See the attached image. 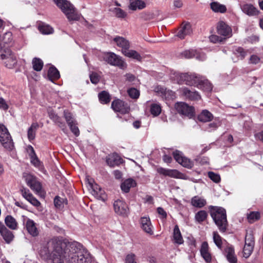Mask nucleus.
Masks as SVG:
<instances>
[{"mask_svg": "<svg viewBox=\"0 0 263 263\" xmlns=\"http://www.w3.org/2000/svg\"><path fill=\"white\" fill-rule=\"evenodd\" d=\"M64 245L61 238L54 237L41 243L38 253L47 263H64L66 258Z\"/></svg>", "mask_w": 263, "mask_h": 263, "instance_id": "nucleus-1", "label": "nucleus"}, {"mask_svg": "<svg viewBox=\"0 0 263 263\" xmlns=\"http://www.w3.org/2000/svg\"><path fill=\"white\" fill-rule=\"evenodd\" d=\"M173 75L172 78L178 84L185 83L186 85L196 86L206 92H210L213 89V86L208 80L197 73L175 72Z\"/></svg>", "mask_w": 263, "mask_h": 263, "instance_id": "nucleus-2", "label": "nucleus"}, {"mask_svg": "<svg viewBox=\"0 0 263 263\" xmlns=\"http://www.w3.org/2000/svg\"><path fill=\"white\" fill-rule=\"evenodd\" d=\"M80 243L73 242L66 246V254L68 256V263H91L92 257L89 252L81 248Z\"/></svg>", "mask_w": 263, "mask_h": 263, "instance_id": "nucleus-3", "label": "nucleus"}, {"mask_svg": "<svg viewBox=\"0 0 263 263\" xmlns=\"http://www.w3.org/2000/svg\"><path fill=\"white\" fill-rule=\"evenodd\" d=\"M210 214L219 230L225 232L228 226L226 210L221 207L211 206Z\"/></svg>", "mask_w": 263, "mask_h": 263, "instance_id": "nucleus-4", "label": "nucleus"}, {"mask_svg": "<svg viewBox=\"0 0 263 263\" xmlns=\"http://www.w3.org/2000/svg\"><path fill=\"white\" fill-rule=\"evenodd\" d=\"M210 214L219 230L225 232L228 226L226 210L221 207L211 206Z\"/></svg>", "mask_w": 263, "mask_h": 263, "instance_id": "nucleus-5", "label": "nucleus"}, {"mask_svg": "<svg viewBox=\"0 0 263 263\" xmlns=\"http://www.w3.org/2000/svg\"><path fill=\"white\" fill-rule=\"evenodd\" d=\"M57 6L61 9L69 21H76L80 19V14L74 6L67 0H53Z\"/></svg>", "mask_w": 263, "mask_h": 263, "instance_id": "nucleus-6", "label": "nucleus"}, {"mask_svg": "<svg viewBox=\"0 0 263 263\" xmlns=\"http://www.w3.org/2000/svg\"><path fill=\"white\" fill-rule=\"evenodd\" d=\"M0 142L7 151H10L14 148V143L8 129L2 123H0Z\"/></svg>", "mask_w": 263, "mask_h": 263, "instance_id": "nucleus-7", "label": "nucleus"}, {"mask_svg": "<svg viewBox=\"0 0 263 263\" xmlns=\"http://www.w3.org/2000/svg\"><path fill=\"white\" fill-rule=\"evenodd\" d=\"M103 59L105 61L110 65L119 67L124 69L126 68V63L122 60V58L113 52L105 53Z\"/></svg>", "mask_w": 263, "mask_h": 263, "instance_id": "nucleus-8", "label": "nucleus"}, {"mask_svg": "<svg viewBox=\"0 0 263 263\" xmlns=\"http://www.w3.org/2000/svg\"><path fill=\"white\" fill-rule=\"evenodd\" d=\"M0 57L5 66L9 68H12L17 63L16 57L9 49H2Z\"/></svg>", "mask_w": 263, "mask_h": 263, "instance_id": "nucleus-9", "label": "nucleus"}, {"mask_svg": "<svg viewBox=\"0 0 263 263\" xmlns=\"http://www.w3.org/2000/svg\"><path fill=\"white\" fill-rule=\"evenodd\" d=\"M175 107L178 113L189 118H191L194 116V108L189 106L185 103L177 102L175 104Z\"/></svg>", "mask_w": 263, "mask_h": 263, "instance_id": "nucleus-10", "label": "nucleus"}, {"mask_svg": "<svg viewBox=\"0 0 263 263\" xmlns=\"http://www.w3.org/2000/svg\"><path fill=\"white\" fill-rule=\"evenodd\" d=\"M157 172L165 176H168L175 178H179L182 179H186V177L185 175L179 172L177 170L167 169L163 167H158L157 169Z\"/></svg>", "mask_w": 263, "mask_h": 263, "instance_id": "nucleus-11", "label": "nucleus"}, {"mask_svg": "<svg viewBox=\"0 0 263 263\" xmlns=\"http://www.w3.org/2000/svg\"><path fill=\"white\" fill-rule=\"evenodd\" d=\"M111 108L114 110L124 114L129 112L130 107L127 103L120 100L117 99L112 101Z\"/></svg>", "mask_w": 263, "mask_h": 263, "instance_id": "nucleus-12", "label": "nucleus"}, {"mask_svg": "<svg viewBox=\"0 0 263 263\" xmlns=\"http://www.w3.org/2000/svg\"><path fill=\"white\" fill-rule=\"evenodd\" d=\"M155 92L157 95L165 100H173L176 98L175 93L171 90H167L161 86H156L154 88Z\"/></svg>", "mask_w": 263, "mask_h": 263, "instance_id": "nucleus-13", "label": "nucleus"}, {"mask_svg": "<svg viewBox=\"0 0 263 263\" xmlns=\"http://www.w3.org/2000/svg\"><path fill=\"white\" fill-rule=\"evenodd\" d=\"M181 56L186 59L195 58L199 61H204L206 59L204 53L194 49L184 50L181 53Z\"/></svg>", "mask_w": 263, "mask_h": 263, "instance_id": "nucleus-14", "label": "nucleus"}, {"mask_svg": "<svg viewBox=\"0 0 263 263\" xmlns=\"http://www.w3.org/2000/svg\"><path fill=\"white\" fill-rule=\"evenodd\" d=\"M173 156L176 161L183 166L187 168H191L193 166L192 162L189 159L183 156L182 153L180 151L174 152Z\"/></svg>", "mask_w": 263, "mask_h": 263, "instance_id": "nucleus-15", "label": "nucleus"}, {"mask_svg": "<svg viewBox=\"0 0 263 263\" xmlns=\"http://www.w3.org/2000/svg\"><path fill=\"white\" fill-rule=\"evenodd\" d=\"M217 31L218 34L227 38L232 36V29L225 22L220 21L217 26Z\"/></svg>", "mask_w": 263, "mask_h": 263, "instance_id": "nucleus-16", "label": "nucleus"}, {"mask_svg": "<svg viewBox=\"0 0 263 263\" xmlns=\"http://www.w3.org/2000/svg\"><path fill=\"white\" fill-rule=\"evenodd\" d=\"M200 253L201 256L206 263H210L212 261V254L210 252L208 243L206 241H204L201 243Z\"/></svg>", "mask_w": 263, "mask_h": 263, "instance_id": "nucleus-17", "label": "nucleus"}, {"mask_svg": "<svg viewBox=\"0 0 263 263\" xmlns=\"http://www.w3.org/2000/svg\"><path fill=\"white\" fill-rule=\"evenodd\" d=\"M180 91L182 95L189 100L197 101L201 99L200 95L196 90H192L187 87H184L181 88Z\"/></svg>", "mask_w": 263, "mask_h": 263, "instance_id": "nucleus-18", "label": "nucleus"}, {"mask_svg": "<svg viewBox=\"0 0 263 263\" xmlns=\"http://www.w3.org/2000/svg\"><path fill=\"white\" fill-rule=\"evenodd\" d=\"M116 45L121 48V52L124 54L130 48L129 42L123 37L116 36L113 39Z\"/></svg>", "mask_w": 263, "mask_h": 263, "instance_id": "nucleus-19", "label": "nucleus"}, {"mask_svg": "<svg viewBox=\"0 0 263 263\" xmlns=\"http://www.w3.org/2000/svg\"><path fill=\"white\" fill-rule=\"evenodd\" d=\"M21 191L23 197L31 204L36 207H38L40 205V202L33 196L28 189L23 188L21 190Z\"/></svg>", "mask_w": 263, "mask_h": 263, "instance_id": "nucleus-20", "label": "nucleus"}, {"mask_svg": "<svg viewBox=\"0 0 263 263\" xmlns=\"http://www.w3.org/2000/svg\"><path fill=\"white\" fill-rule=\"evenodd\" d=\"M0 234L7 243H10L14 238L13 233L9 230L1 222H0Z\"/></svg>", "mask_w": 263, "mask_h": 263, "instance_id": "nucleus-21", "label": "nucleus"}, {"mask_svg": "<svg viewBox=\"0 0 263 263\" xmlns=\"http://www.w3.org/2000/svg\"><path fill=\"white\" fill-rule=\"evenodd\" d=\"M192 32L191 25L189 23H183L177 33V36L181 39H183L186 35H190Z\"/></svg>", "mask_w": 263, "mask_h": 263, "instance_id": "nucleus-22", "label": "nucleus"}, {"mask_svg": "<svg viewBox=\"0 0 263 263\" xmlns=\"http://www.w3.org/2000/svg\"><path fill=\"white\" fill-rule=\"evenodd\" d=\"M140 223L141 229L146 233L153 234V226L149 217H142L140 218Z\"/></svg>", "mask_w": 263, "mask_h": 263, "instance_id": "nucleus-23", "label": "nucleus"}, {"mask_svg": "<svg viewBox=\"0 0 263 263\" xmlns=\"http://www.w3.org/2000/svg\"><path fill=\"white\" fill-rule=\"evenodd\" d=\"M115 212L119 215H125L127 213V206L126 203L121 199L115 201L114 203Z\"/></svg>", "mask_w": 263, "mask_h": 263, "instance_id": "nucleus-24", "label": "nucleus"}, {"mask_svg": "<svg viewBox=\"0 0 263 263\" xmlns=\"http://www.w3.org/2000/svg\"><path fill=\"white\" fill-rule=\"evenodd\" d=\"M13 40L12 33L7 32L2 36L0 35V46L2 47H9L12 45Z\"/></svg>", "mask_w": 263, "mask_h": 263, "instance_id": "nucleus-25", "label": "nucleus"}, {"mask_svg": "<svg viewBox=\"0 0 263 263\" xmlns=\"http://www.w3.org/2000/svg\"><path fill=\"white\" fill-rule=\"evenodd\" d=\"M123 159L117 154L109 155L106 158V163L111 166H118L122 163Z\"/></svg>", "mask_w": 263, "mask_h": 263, "instance_id": "nucleus-26", "label": "nucleus"}, {"mask_svg": "<svg viewBox=\"0 0 263 263\" xmlns=\"http://www.w3.org/2000/svg\"><path fill=\"white\" fill-rule=\"evenodd\" d=\"M48 116L51 120H52L55 124H56L62 130L65 132L66 129L65 124L62 121L61 119L52 110L48 111Z\"/></svg>", "mask_w": 263, "mask_h": 263, "instance_id": "nucleus-27", "label": "nucleus"}, {"mask_svg": "<svg viewBox=\"0 0 263 263\" xmlns=\"http://www.w3.org/2000/svg\"><path fill=\"white\" fill-rule=\"evenodd\" d=\"M241 9L243 13L249 16H255L258 14L259 11L251 4H245L241 6Z\"/></svg>", "mask_w": 263, "mask_h": 263, "instance_id": "nucleus-28", "label": "nucleus"}, {"mask_svg": "<svg viewBox=\"0 0 263 263\" xmlns=\"http://www.w3.org/2000/svg\"><path fill=\"white\" fill-rule=\"evenodd\" d=\"M92 195L97 199L102 201H105L106 199V195L104 190H103L97 184H95L93 190L91 191Z\"/></svg>", "mask_w": 263, "mask_h": 263, "instance_id": "nucleus-29", "label": "nucleus"}, {"mask_svg": "<svg viewBox=\"0 0 263 263\" xmlns=\"http://www.w3.org/2000/svg\"><path fill=\"white\" fill-rule=\"evenodd\" d=\"M146 7L145 3L142 0H129L128 8L129 9L136 11L140 10Z\"/></svg>", "mask_w": 263, "mask_h": 263, "instance_id": "nucleus-30", "label": "nucleus"}, {"mask_svg": "<svg viewBox=\"0 0 263 263\" xmlns=\"http://www.w3.org/2000/svg\"><path fill=\"white\" fill-rule=\"evenodd\" d=\"M137 183L135 180L132 178H128L125 180L121 184V189L122 192L124 193H128L130 188L135 187Z\"/></svg>", "mask_w": 263, "mask_h": 263, "instance_id": "nucleus-31", "label": "nucleus"}, {"mask_svg": "<svg viewBox=\"0 0 263 263\" xmlns=\"http://www.w3.org/2000/svg\"><path fill=\"white\" fill-rule=\"evenodd\" d=\"M26 229L28 233L32 236H36L39 234L35 223L31 219H28L26 223Z\"/></svg>", "mask_w": 263, "mask_h": 263, "instance_id": "nucleus-32", "label": "nucleus"}, {"mask_svg": "<svg viewBox=\"0 0 263 263\" xmlns=\"http://www.w3.org/2000/svg\"><path fill=\"white\" fill-rule=\"evenodd\" d=\"M225 254L227 260L230 263H237V257L235 254L234 249L233 247H227L225 249Z\"/></svg>", "mask_w": 263, "mask_h": 263, "instance_id": "nucleus-33", "label": "nucleus"}, {"mask_svg": "<svg viewBox=\"0 0 263 263\" xmlns=\"http://www.w3.org/2000/svg\"><path fill=\"white\" fill-rule=\"evenodd\" d=\"M211 9L216 13H224L227 10V7L224 5L221 4L218 2H214L210 4Z\"/></svg>", "mask_w": 263, "mask_h": 263, "instance_id": "nucleus-34", "label": "nucleus"}, {"mask_svg": "<svg viewBox=\"0 0 263 263\" xmlns=\"http://www.w3.org/2000/svg\"><path fill=\"white\" fill-rule=\"evenodd\" d=\"M213 118V115L208 110H203L198 115V119L203 122H206L211 121Z\"/></svg>", "mask_w": 263, "mask_h": 263, "instance_id": "nucleus-35", "label": "nucleus"}, {"mask_svg": "<svg viewBox=\"0 0 263 263\" xmlns=\"http://www.w3.org/2000/svg\"><path fill=\"white\" fill-rule=\"evenodd\" d=\"M191 204L193 206L201 208L206 204V200L202 197L195 196L191 199Z\"/></svg>", "mask_w": 263, "mask_h": 263, "instance_id": "nucleus-36", "label": "nucleus"}, {"mask_svg": "<svg viewBox=\"0 0 263 263\" xmlns=\"http://www.w3.org/2000/svg\"><path fill=\"white\" fill-rule=\"evenodd\" d=\"M39 127L37 123H33L30 127L28 128L27 132V136L29 140L31 141L34 139L35 137V133L37 129Z\"/></svg>", "mask_w": 263, "mask_h": 263, "instance_id": "nucleus-37", "label": "nucleus"}, {"mask_svg": "<svg viewBox=\"0 0 263 263\" xmlns=\"http://www.w3.org/2000/svg\"><path fill=\"white\" fill-rule=\"evenodd\" d=\"M173 238L175 243L179 245L183 243V239L177 225H176L174 229Z\"/></svg>", "mask_w": 263, "mask_h": 263, "instance_id": "nucleus-38", "label": "nucleus"}, {"mask_svg": "<svg viewBox=\"0 0 263 263\" xmlns=\"http://www.w3.org/2000/svg\"><path fill=\"white\" fill-rule=\"evenodd\" d=\"M48 77L51 81L59 79L60 75L58 70L54 67L49 68L48 71Z\"/></svg>", "mask_w": 263, "mask_h": 263, "instance_id": "nucleus-39", "label": "nucleus"}, {"mask_svg": "<svg viewBox=\"0 0 263 263\" xmlns=\"http://www.w3.org/2000/svg\"><path fill=\"white\" fill-rule=\"evenodd\" d=\"M6 226L12 230H16L17 227V223L15 219L11 216L8 215L5 219Z\"/></svg>", "mask_w": 263, "mask_h": 263, "instance_id": "nucleus-40", "label": "nucleus"}, {"mask_svg": "<svg viewBox=\"0 0 263 263\" xmlns=\"http://www.w3.org/2000/svg\"><path fill=\"white\" fill-rule=\"evenodd\" d=\"M233 53L240 60H243L247 54V51L240 47H235L233 49Z\"/></svg>", "mask_w": 263, "mask_h": 263, "instance_id": "nucleus-41", "label": "nucleus"}, {"mask_svg": "<svg viewBox=\"0 0 263 263\" xmlns=\"http://www.w3.org/2000/svg\"><path fill=\"white\" fill-rule=\"evenodd\" d=\"M125 56L133 58L138 61H140L142 59V57L140 54L135 50H130L128 49L124 54Z\"/></svg>", "mask_w": 263, "mask_h": 263, "instance_id": "nucleus-42", "label": "nucleus"}, {"mask_svg": "<svg viewBox=\"0 0 263 263\" xmlns=\"http://www.w3.org/2000/svg\"><path fill=\"white\" fill-rule=\"evenodd\" d=\"M39 30L40 32L44 34H51L53 32V29L51 26L43 23L39 26Z\"/></svg>", "mask_w": 263, "mask_h": 263, "instance_id": "nucleus-43", "label": "nucleus"}, {"mask_svg": "<svg viewBox=\"0 0 263 263\" xmlns=\"http://www.w3.org/2000/svg\"><path fill=\"white\" fill-rule=\"evenodd\" d=\"M32 67L34 70L40 71L43 67V62L39 58H34L32 62Z\"/></svg>", "mask_w": 263, "mask_h": 263, "instance_id": "nucleus-44", "label": "nucleus"}, {"mask_svg": "<svg viewBox=\"0 0 263 263\" xmlns=\"http://www.w3.org/2000/svg\"><path fill=\"white\" fill-rule=\"evenodd\" d=\"M23 177L25 178L27 185L29 187L31 186L34 182L37 180L35 176L30 174L25 173L23 175Z\"/></svg>", "mask_w": 263, "mask_h": 263, "instance_id": "nucleus-45", "label": "nucleus"}, {"mask_svg": "<svg viewBox=\"0 0 263 263\" xmlns=\"http://www.w3.org/2000/svg\"><path fill=\"white\" fill-rule=\"evenodd\" d=\"M150 111L154 116H158L161 111L160 105L157 103L152 104L150 107Z\"/></svg>", "mask_w": 263, "mask_h": 263, "instance_id": "nucleus-46", "label": "nucleus"}, {"mask_svg": "<svg viewBox=\"0 0 263 263\" xmlns=\"http://www.w3.org/2000/svg\"><path fill=\"white\" fill-rule=\"evenodd\" d=\"M99 98L100 102L103 104H107L109 103L110 100L109 93L105 91H103L99 93Z\"/></svg>", "mask_w": 263, "mask_h": 263, "instance_id": "nucleus-47", "label": "nucleus"}, {"mask_svg": "<svg viewBox=\"0 0 263 263\" xmlns=\"http://www.w3.org/2000/svg\"><path fill=\"white\" fill-rule=\"evenodd\" d=\"M207 216L206 212L201 210L196 214L195 219L198 222H201L206 219Z\"/></svg>", "mask_w": 263, "mask_h": 263, "instance_id": "nucleus-48", "label": "nucleus"}, {"mask_svg": "<svg viewBox=\"0 0 263 263\" xmlns=\"http://www.w3.org/2000/svg\"><path fill=\"white\" fill-rule=\"evenodd\" d=\"M260 217V213L258 212H251L247 216L248 219L250 223L258 220Z\"/></svg>", "mask_w": 263, "mask_h": 263, "instance_id": "nucleus-49", "label": "nucleus"}, {"mask_svg": "<svg viewBox=\"0 0 263 263\" xmlns=\"http://www.w3.org/2000/svg\"><path fill=\"white\" fill-rule=\"evenodd\" d=\"M30 188L34 191L36 194L40 195L41 194L42 191V187L41 183L37 180L32 184Z\"/></svg>", "mask_w": 263, "mask_h": 263, "instance_id": "nucleus-50", "label": "nucleus"}, {"mask_svg": "<svg viewBox=\"0 0 263 263\" xmlns=\"http://www.w3.org/2000/svg\"><path fill=\"white\" fill-rule=\"evenodd\" d=\"M64 116L68 125L76 122L73 116L69 111L65 110L64 112Z\"/></svg>", "mask_w": 263, "mask_h": 263, "instance_id": "nucleus-51", "label": "nucleus"}, {"mask_svg": "<svg viewBox=\"0 0 263 263\" xmlns=\"http://www.w3.org/2000/svg\"><path fill=\"white\" fill-rule=\"evenodd\" d=\"M254 246L251 245H245L243 250V256L244 257L248 258L252 253Z\"/></svg>", "mask_w": 263, "mask_h": 263, "instance_id": "nucleus-52", "label": "nucleus"}, {"mask_svg": "<svg viewBox=\"0 0 263 263\" xmlns=\"http://www.w3.org/2000/svg\"><path fill=\"white\" fill-rule=\"evenodd\" d=\"M213 240L217 247L219 249H221L222 245V238L217 232H214L213 233Z\"/></svg>", "mask_w": 263, "mask_h": 263, "instance_id": "nucleus-53", "label": "nucleus"}, {"mask_svg": "<svg viewBox=\"0 0 263 263\" xmlns=\"http://www.w3.org/2000/svg\"><path fill=\"white\" fill-rule=\"evenodd\" d=\"M54 204L57 208L61 209L64 207L65 200L59 196H56L54 199Z\"/></svg>", "mask_w": 263, "mask_h": 263, "instance_id": "nucleus-54", "label": "nucleus"}, {"mask_svg": "<svg viewBox=\"0 0 263 263\" xmlns=\"http://www.w3.org/2000/svg\"><path fill=\"white\" fill-rule=\"evenodd\" d=\"M128 95L130 98L133 99H137L139 98L140 95V92L139 90L135 88H132L128 90L127 91Z\"/></svg>", "mask_w": 263, "mask_h": 263, "instance_id": "nucleus-55", "label": "nucleus"}, {"mask_svg": "<svg viewBox=\"0 0 263 263\" xmlns=\"http://www.w3.org/2000/svg\"><path fill=\"white\" fill-rule=\"evenodd\" d=\"M114 12L116 17L118 18H123L126 16V12L119 8H115Z\"/></svg>", "mask_w": 263, "mask_h": 263, "instance_id": "nucleus-56", "label": "nucleus"}, {"mask_svg": "<svg viewBox=\"0 0 263 263\" xmlns=\"http://www.w3.org/2000/svg\"><path fill=\"white\" fill-rule=\"evenodd\" d=\"M209 177L216 183H218L220 181V177L219 175L216 174L213 172L208 173Z\"/></svg>", "mask_w": 263, "mask_h": 263, "instance_id": "nucleus-57", "label": "nucleus"}, {"mask_svg": "<svg viewBox=\"0 0 263 263\" xmlns=\"http://www.w3.org/2000/svg\"><path fill=\"white\" fill-rule=\"evenodd\" d=\"M77 122L75 123H73L69 125H68L70 127V129L72 133L77 137L79 136L80 135V131L79 129L77 126Z\"/></svg>", "mask_w": 263, "mask_h": 263, "instance_id": "nucleus-58", "label": "nucleus"}, {"mask_svg": "<svg viewBox=\"0 0 263 263\" xmlns=\"http://www.w3.org/2000/svg\"><path fill=\"white\" fill-rule=\"evenodd\" d=\"M220 125V122L218 121H215L208 125L207 130L211 132L213 130L216 129Z\"/></svg>", "mask_w": 263, "mask_h": 263, "instance_id": "nucleus-59", "label": "nucleus"}, {"mask_svg": "<svg viewBox=\"0 0 263 263\" xmlns=\"http://www.w3.org/2000/svg\"><path fill=\"white\" fill-rule=\"evenodd\" d=\"M125 263H137L135 255L133 253L127 255L125 258Z\"/></svg>", "mask_w": 263, "mask_h": 263, "instance_id": "nucleus-60", "label": "nucleus"}, {"mask_svg": "<svg viewBox=\"0 0 263 263\" xmlns=\"http://www.w3.org/2000/svg\"><path fill=\"white\" fill-rule=\"evenodd\" d=\"M260 59L256 55H252L249 59V63L257 64L259 63Z\"/></svg>", "mask_w": 263, "mask_h": 263, "instance_id": "nucleus-61", "label": "nucleus"}, {"mask_svg": "<svg viewBox=\"0 0 263 263\" xmlns=\"http://www.w3.org/2000/svg\"><path fill=\"white\" fill-rule=\"evenodd\" d=\"M210 40L214 43H220L223 41V39L217 35H212L210 36Z\"/></svg>", "mask_w": 263, "mask_h": 263, "instance_id": "nucleus-62", "label": "nucleus"}, {"mask_svg": "<svg viewBox=\"0 0 263 263\" xmlns=\"http://www.w3.org/2000/svg\"><path fill=\"white\" fill-rule=\"evenodd\" d=\"M90 79L92 83L97 84L99 81V77L96 73H92L90 75Z\"/></svg>", "mask_w": 263, "mask_h": 263, "instance_id": "nucleus-63", "label": "nucleus"}, {"mask_svg": "<svg viewBox=\"0 0 263 263\" xmlns=\"http://www.w3.org/2000/svg\"><path fill=\"white\" fill-rule=\"evenodd\" d=\"M254 137L256 140L263 143V129L258 133H255Z\"/></svg>", "mask_w": 263, "mask_h": 263, "instance_id": "nucleus-64", "label": "nucleus"}]
</instances>
